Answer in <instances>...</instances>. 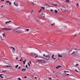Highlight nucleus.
<instances>
[{"mask_svg":"<svg viewBox=\"0 0 80 80\" xmlns=\"http://www.w3.org/2000/svg\"><path fill=\"white\" fill-rule=\"evenodd\" d=\"M32 2V4H33V5H35V3H33Z\"/></svg>","mask_w":80,"mask_h":80,"instance_id":"3c124183","label":"nucleus"},{"mask_svg":"<svg viewBox=\"0 0 80 80\" xmlns=\"http://www.w3.org/2000/svg\"><path fill=\"white\" fill-rule=\"evenodd\" d=\"M77 50V48H76L75 49V50Z\"/></svg>","mask_w":80,"mask_h":80,"instance_id":"69168bd1","label":"nucleus"},{"mask_svg":"<svg viewBox=\"0 0 80 80\" xmlns=\"http://www.w3.org/2000/svg\"><path fill=\"white\" fill-rule=\"evenodd\" d=\"M76 66H78V64H77Z\"/></svg>","mask_w":80,"mask_h":80,"instance_id":"79ce46f5","label":"nucleus"},{"mask_svg":"<svg viewBox=\"0 0 80 80\" xmlns=\"http://www.w3.org/2000/svg\"><path fill=\"white\" fill-rule=\"evenodd\" d=\"M14 3L15 5H16V6H17V7L18 5V3L17 2H15Z\"/></svg>","mask_w":80,"mask_h":80,"instance_id":"9b49d317","label":"nucleus"},{"mask_svg":"<svg viewBox=\"0 0 80 80\" xmlns=\"http://www.w3.org/2000/svg\"><path fill=\"white\" fill-rule=\"evenodd\" d=\"M65 2H68V3H70V1L69 0H66Z\"/></svg>","mask_w":80,"mask_h":80,"instance_id":"6ab92c4d","label":"nucleus"},{"mask_svg":"<svg viewBox=\"0 0 80 80\" xmlns=\"http://www.w3.org/2000/svg\"><path fill=\"white\" fill-rule=\"evenodd\" d=\"M62 10V12H65V11H66V8H65V7H63L61 9Z\"/></svg>","mask_w":80,"mask_h":80,"instance_id":"20e7f679","label":"nucleus"},{"mask_svg":"<svg viewBox=\"0 0 80 80\" xmlns=\"http://www.w3.org/2000/svg\"><path fill=\"white\" fill-rule=\"evenodd\" d=\"M27 32H28V31H29V30H30V29H26Z\"/></svg>","mask_w":80,"mask_h":80,"instance_id":"a878e982","label":"nucleus"},{"mask_svg":"<svg viewBox=\"0 0 80 80\" xmlns=\"http://www.w3.org/2000/svg\"><path fill=\"white\" fill-rule=\"evenodd\" d=\"M35 79L37 78V77H35Z\"/></svg>","mask_w":80,"mask_h":80,"instance_id":"603ef678","label":"nucleus"},{"mask_svg":"<svg viewBox=\"0 0 80 80\" xmlns=\"http://www.w3.org/2000/svg\"><path fill=\"white\" fill-rule=\"evenodd\" d=\"M12 28H6L5 29V30L8 31V30H12Z\"/></svg>","mask_w":80,"mask_h":80,"instance_id":"f8f14e48","label":"nucleus"},{"mask_svg":"<svg viewBox=\"0 0 80 80\" xmlns=\"http://www.w3.org/2000/svg\"><path fill=\"white\" fill-rule=\"evenodd\" d=\"M53 73H55V71H53Z\"/></svg>","mask_w":80,"mask_h":80,"instance_id":"e2e57ef3","label":"nucleus"},{"mask_svg":"<svg viewBox=\"0 0 80 80\" xmlns=\"http://www.w3.org/2000/svg\"><path fill=\"white\" fill-rule=\"evenodd\" d=\"M6 72V71H2V72Z\"/></svg>","mask_w":80,"mask_h":80,"instance_id":"37998d69","label":"nucleus"},{"mask_svg":"<svg viewBox=\"0 0 80 80\" xmlns=\"http://www.w3.org/2000/svg\"><path fill=\"white\" fill-rule=\"evenodd\" d=\"M60 67H62L61 66H58L56 68V69H58L59 68H60Z\"/></svg>","mask_w":80,"mask_h":80,"instance_id":"0eeeda50","label":"nucleus"},{"mask_svg":"<svg viewBox=\"0 0 80 80\" xmlns=\"http://www.w3.org/2000/svg\"><path fill=\"white\" fill-rule=\"evenodd\" d=\"M76 5H77V6H80V5H79V3L78 2L77 4Z\"/></svg>","mask_w":80,"mask_h":80,"instance_id":"b1692460","label":"nucleus"},{"mask_svg":"<svg viewBox=\"0 0 80 80\" xmlns=\"http://www.w3.org/2000/svg\"><path fill=\"white\" fill-rule=\"evenodd\" d=\"M2 74H0V76H2L1 75H2Z\"/></svg>","mask_w":80,"mask_h":80,"instance_id":"4d7b16f0","label":"nucleus"},{"mask_svg":"<svg viewBox=\"0 0 80 80\" xmlns=\"http://www.w3.org/2000/svg\"><path fill=\"white\" fill-rule=\"evenodd\" d=\"M9 22H12V21H7L5 22V24H7V23H9Z\"/></svg>","mask_w":80,"mask_h":80,"instance_id":"4468645a","label":"nucleus"},{"mask_svg":"<svg viewBox=\"0 0 80 80\" xmlns=\"http://www.w3.org/2000/svg\"><path fill=\"white\" fill-rule=\"evenodd\" d=\"M58 56L59 57H61V58H62V57H63V56H62V55L59 54V53H58Z\"/></svg>","mask_w":80,"mask_h":80,"instance_id":"1a4fd4ad","label":"nucleus"},{"mask_svg":"<svg viewBox=\"0 0 80 80\" xmlns=\"http://www.w3.org/2000/svg\"><path fill=\"white\" fill-rule=\"evenodd\" d=\"M18 32V30H17V29H15L14 31V32L15 33H16V32Z\"/></svg>","mask_w":80,"mask_h":80,"instance_id":"2eb2a0df","label":"nucleus"},{"mask_svg":"<svg viewBox=\"0 0 80 80\" xmlns=\"http://www.w3.org/2000/svg\"><path fill=\"white\" fill-rule=\"evenodd\" d=\"M24 78H27V77L26 76L24 77Z\"/></svg>","mask_w":80,"mask_h":80,"instance_id":"5fc2aeb1","label":"nucleus"},{"mask_svg":"<svg viewBox=\"0 0 80 80\" xmlns=\"http://www.w3.org/2000/svg\"><path fill=\"white\" fill-rule=\"evenodd\" d=\"M45 5H47V6H48V7H49L48 4H46Z\"/></svg>","mask_w":80,"mask_h":80,"instance_id":"58836bf2","label":"nucleus"},{"mask_svg":"<svg viewBox=\"0 0 80 80\" xmlns=\"http://www.w3.org/2000/svg\"><path fill=\"white\" fill-rule=\"evenodd\" d=\"M20 27H18V28H17V29H16V30H18V31L19 30H20Z\"/></svg>","mask_w":80,"mask_h":80,"instance_id":"a211bd4d","label":"nucleus"},{"mask_svg":"<svg viewBox=\"0 0 80 80\" xmlns=\"http://www.w3.org/2000/svg\"><path fill=\"white\" fill-rule=\"evenodd\" d=\"M1 7H3V6H2Z\"/></svg>","mask_w":80,"mask_h":80,"instance_id":"bf43d9fd","label":"nucleus"},{"mask_svg":"<svg viewBox=\"0 0 80 80\" xmlns=\"http://www.w3.org/2000/svg\"><path fill=\"white\" fill-rule=\"evenodd\" d=\"M71 55H75V51H73L72 53H71Z\"/></svg>","mask_w":80,"mask_h":80,"instance_id":"9d476101","label":"nucleus"},{"mask_svg":"<svg viewBox=\"0 0 80 80\" xmlns=\"http://www.w3.org/2000/svg\"><path fill=\"white\" fill-rule=\"evenodd\" d=\"M76 35H77V34H75V35H74V36H73V37H75V36H76Z\"/></svg>","mask_w":80,"mask_h":80,"instance_id":"c03bdc74","label":"nucleus"},{"mask_svg":"<svg viewBox=\"0 0 80 80\" xmlns=\"http://www.w3.org/2000/svg\"><path fill=\"white\" fill-rule=\"evenodd\" d=\"M26 71V69H22V72H25Z\"/></svg>","mask_w":80,"mask_h":80,"instance_id":"f3484780","label":"nucleus"},{"mask_svg":"<svg viewBox=\"0 0 80 80\" xmlns=\"http://www.w3.org/2000/svg\"><path fill=\"white\" fill-rule=\"evenodd\" d=\"M41 8H42V9H43V10H45V7H41Z\"/></svg>","mask_w":80,"mask_h":80,"instance_id":"5701e85b","label":"nucleus"},{"mask_svg":"<svg viewBox=\"0 0 80 80\" xmlns=\"http://www.w3.org/2000/svg\"><path fill=\"white\" fill-rule=\"evenodd\" d=\"M54 25H55V23H54L53 24H51V25H52V26Z\"/></svg>","mask_w":80,"mask_h":80,"instance_id":"c756f323","label":"nucleus"},{"mask_svg":"<svg viewBox=\"0 0 80 80\" xmlns=\"http://www.w3.org/2000/svg\"><path fill=\"white\" fill-rule=\"evenodd\" d=\"M28 66L27 65H26V68H28Z\"/></svg>","mask_w":80,"mask_h":80,"instance_id":"473e14b6","label":"nucleus"},{"mask_svg":"<svg viewBox=\"0 0 80 80\" xmlns=\"http://www.w3.org/2000/svg\"><path fill=\"white\" fill-rule=\"evenodd\" d=\"M1 78H3V77H2V76H0Z\"/></svg>","mask_w":80,"mask_h":80,"instance_id":"a19ab883","label":"nucleus"},{"mask_svg":"<svg viewBox=\"0 0 80 80\" xmlns=\"http://www.w3.org/2000/svg\"><path fill=\"white\" fill-rule=\"evenodd\" d=\"M2 35L3 36V37H5V33H3L2 34Z\"/></svg>","mask_w":80,"mask_h":80,"instance_id":"412c9836","label":"nucleus"},{"mask_svg":"<svg viewBox=\"0 0 80 80\" xmlns=\"http://www.w3.org/2000/svg\"><path fill=\"white\" fill-rule=\"evenodd\" d=\"M37 61H38V62H40V63H46V61L43 59L38 60H37Z\"/></svg>","mask_w":80,"mask_h":80,"instance_id":"f03ea898","label":"nucleus"},{"mask_svg":"<svg viewBox=\"0 0 80 80\" xmlns=\"http://www.w3.org/2000/svg\"><path fill=\"white\" fill-rule=\"evenodd\" d=\"M6 67H10V66H6Z\"/></svg>","mask_w":80,"mask_h":80,"instance_id":"7c9ffc66","label":"nucleus"},{"mask_svg":"<svg viewBox=\"0 0 80 80\" xmlns=\"http://www.w3.org/2000/svg\"><path fill=\"white\" fill-rule=\"evenodd\" d=\"M40 16L42 17H45V14L43 12H42L40 15Z\"/></svg>","mask_w":80,"mask_h":80,"instance_id":"423d86ee","label":"nucleus"},{"mask_svg":"<svg viewBox=\"0 0 80 80\" xmlns=\"http://www.w3.org/2000/svg\"><path fill=\"white\" fill-rule=\"evenodd\" d=\"M58 11H60V10L59 9H58Z\"/></svg>","mask_w":80,"mask_h":80,"instance_id":"0e129e2a","label":"nucleus"},{"mask_svg":"<svg viewBox=\"0 0 80 80\" xmlns=\"http://www.w3.org/2000/svg\"><path fill=\"white\" fill-rule=\"evenodd\" d=\"M2 30H3V29L5 30V29H6V28H2Z\"/></svg>","mask_w":80,"mask_h":80,"instance_id":"2f4dec72","label":"nucleus"},{"mask_svg":"<svg viewBox=\"0 0 80 80\" xmlns=\"http://www.w3.org/2000/svg\"><path fill=\"white\" fill-rule=\"evenodd\" d=\"M18 65L15 66V68H18Z\"/></svg>","mask_w":80,"mask_h":80,"instance_id":"aec40b11","label":"nucleus"},{"mask_svg":"<svg viewBox=\"0 0 80 80\" xmlns=\"http://www.w3.org/2000/svg\"><path fill=\"white\" fill-rule=\"evenodd\" d=\"M52 58H53V59H54V60H55L56 59V58H54L53 57Z\"/></svg>","mask_w":80,"mask_h":80,"instance_id":"c9c22d12","label":"nucleus"},{"mask_svg":"<svg viewBox=\"0 0 80 80\" xmlns=\"http://www.w3.org/2000/svg\"><path fill=\"white\" fill-rule=\"evenodd\" d=\"M0 37L1 38V39H2V37Z\"/></svg>","mask_w":80,"mask_h":80,"instance_id":"680f3d73","label":"nucleus"},{"mask_svg":"<svg viewBox=\"0 0 80 80\" xmlns=\"http://www.w3.org/2000/svg\"><path fill=\"white\" fill-rule=\"evenodd\" d=\"M4 0H1V2H4Z\"/></svg>","mask_w":80,"mask_h":80,"instance_id":"a18cd8bd","label":"nucleus"},{"mask_svg":"<svg viewBox=\"0 0 80 80\" xmlns=\"http://www.w3.org/2000/svg\"><path fill=\"white\" fill-rule=\"evenodd\" d=\"M16 59H18V58H16Z\"/></svg>","mask_w":80,"mask_h":80,"instance_id":"09e8293b","label":"nucleus"},{"mask_svg":"<svg viewBox=\"0 0 80 80\" xmlns=\"http://www.w3.org/2000/svg\"><path fill=\"white\" fill-rule=\"evenodd\" d=\"M64 72L67 75H69V74L68 73V71H64Z\"/></svg>","mask_w":80,"mask_h":80,"instance_id":"6e6552de","label":"nucleus"},{"mask_svg":"<svg viewBox=\"0 0 80 80\" xmlns=\"http://www.w3.org/2000/svg\"><path fill=\"white\" fill-rule=\"evenodd\" d=\"M50 55H48L46 56H45V57H46V58H45V59H46V60H48L49 59H50Z\"/></svg>","mask_w":80,"mask_h":80,"instance_id":"39448f33","label":"nucleus"},{"mask_svg":"<svg viewBox=\"0 0 80 80\" xmlns=\"http://www.w3.org/2000/svg\"><path fill=\"white\" fill-rule=\"evenodd\" d=\"M29 62L30 63H31V62L29 61Z\"/></svg>","mask_w":80,"mask_h":80,"instance_id":"13d9d810","label":"nucleus"},{"mask_svg":"<svg viewBox=\"0 0 80 80\" xmlns=\"http://www.w3.org/2000/svg\"><path fill=\"white\" fill-rule=\"evenodd\" d=\"M54 57V55L53 54L52 56V58H53Z\"/></svg>","mask_w":80,"mask_h":80,"instance_id":"ea45409f","label":"nucleus"},{"mask_svg":"<svg viewBox=\"0 0 80 80\" xmlns=\"http://www.w3.org/2000/svg\"><path fill=\"white\" fill-rule=\"evenodd\" d=\"M43 56H45V54H43Z\"/></svg>","mask_w":80,"mask_h":80,"instance_id":"052dcab7","label":"nucleus"},{"mask_svg":"<svg viewBox=\"0 0 80 80\" xmlns=\"http://www.w3.org/2000/svg\"><path fill=\"white\" fill-rule=\"evenodd\" d=\"M35 20L36 21V22H38V23H40V20L39 18H38V17H36L35 18Z\"/></svg>","mask_w":80,"mask_h":80,"instance_id":"7ed1b4c3","label":"nucleus"},{"mask_svg":"<svg viewBox=\"0 0 80 80\" xmlns=\"http://www.w3.org/2000/svg\"><path fill=\"white\" fill-rule=\"evenodd\" d=\"M26 61H27V60H26H26H25V61H24V62H26Z\"/></svg>","mask_w":80,"mask_h":80,"instance_id":"6e6d98bb","label":"nucleus"},{"mask_svg":"<svg viewBox=\"0 0 80 80\" xmlns=\"http://www.w3.org/2000/svg\"><path fill=\"white\" fill-rule=\"evenodd\" d=\"M38 52H39V50L38 49H34L35 52H32L30 53V54L31 55H36L38 53Z\"/></svg>","mask_w":80,"mask_h":80,"instance_id":"f257e3e1","label":"nucleus"},{"mask_svg":"<svg viewBox=\"0 0 80 80\" xmlns=\"http://www.w3.org/2000/svg\"><path fill=\"white\" fill-rule=\"evenodd\" d=\"M51 5H54V6H55L56 7H57V6H58V5H57V4H53V3H52L51 4Z\"/></svg>","mask_w":80,"mask_h":80,"instance_id":"ddd939ff","label":"nucleus"},{"mask_svg":"<svg viewBox=\"0 0 80 80\" xmlns=\"http://www.w3.org/2000/svg\"><path fill=\"white\" fill-rule=\"evenodd\" d=\"M75 72H78V71H77V69H75Z\"/></svg>","mask_w":80,"mask_h":80,"instance_id":"e433bc0d","label":"nucleus"},{"mask_svg":"<svg viewBox=\"0 0 80 80\" xmlns=\"http://www.w3.org/2000/svg\"><path fill=\"white\" fill-rule=\"evenodd\" d=\"M6 3H10V1H6Z\"/></svg>","mask_w":80,"mask_h":80,"instance_id":"bb28decb","label":"nucleus"},{"mask_svg":"<svg viewBox=\"0 0 80 80\" xmlns=\"http://www.w3.org/2000/svg\"><path fill=\"white\" fill-rule=\"evenodd\" d=\"M42 11V9H41L38 12L39 13V12H41V11Z\"/></svg>","mask_w":80,"mask_h":80,"instance_id":"4c0bfd02","label":"nucleus"},{"mask_svg":"<svg viewBox=\"0 0 80 80\" xmlns=\"http://www.w3.org/2000/svg\"><path fill=\"white\" fill-rule=\"evenodd\" d=\"M54 11H55V12H56V13H58V11H57V10H55Z\"/></svg>","mask_w":80,"mask_h":80,"instance_id":"4be33fe9","label":"nucleus"},{"mask_svg":"<svg viewBox=\"0 0 80 80\" xmlns=\"http://www.w3.org/2000/svg\"><path fill=\"white\" fill-rule=\"evenodd\" d=\"M33 10H32L31 12V14H32V13H33Z\"/></svg>","mask_w":80,"mask_h":80,"instance_id":"72a5a7b5","label":"nucleus"},{"mask_svg":"<svg viewBox=\"0 0 80 80\" xmlns=\"http://www.w3.org/2000/svg\"><path fill=\"white\" fill-rule=\"evenodd\" d=\"M20 67H19L18 68V69H20Z\"/></svg>","mask_w":80,"mask_h":80,"instance_id":"49530a36","label":"nucleus"},{"mask_svg":"<svg viewBox=\"0 0 80 80\" xmlns=\"http://www.w3.org/2000/svg\"><path fill=\"white\" fill-rule=\"evenodd\" d=\"M51 12H53V10L51 9Z\"/></svg>","mask_w":80,"mask_h":80,"instance_id":"de8ad7c7","label":"nucleus"},{"mask_svg":"<svg viewBox=\"0 0 80 80\" xmlns=\"http://www.w3.org/2000/svg\"><path fill=\"white\" fill-rule=\"evenodd\" d=\"M9 48H10V49H11V48H12V49H13V51H15V48L13 47H10Z\"/></svg>","mask_w":80,"mask_h":80,"instance_id":"dca6fc26","label":"nucleus"},{"mask_svg":"<svg viewBox=\"0 0 80 80\" xmlns=\"http://www.w3.org/2000/svg\"><path fill=\"white\" fill-rule=\"evenodd\" d=\"M11 3H12L11 2H9V5H11Z\"/></svg>","mask_w":80,"mask_h":80,"instance_id":"8fccbe9b","label":"nucleus"},{"mask_svg":"<svg viewBox=\"0 0 80 80\" xmlns=\"http://www.w3.org/2000/svg\"><path fill=\"white\" fill-rule=\"evenodd\" d=\"M23 67H24V68H25V66H23Z\"/></svg>","mask_w":80,"mask_h":80,"instance_id":"338daca9","label":"nucleus"},{"mask_svg":"<svg viewBox=\"0 0 80 80\" xmlns=\"http://www.w3.org/2000/svg\"><path fill=\"white\" fill-rule=\"evenodd\" d=\"M28 65L29 67H30V63H28Z\"/></svg>","mask_w":80,"mask_h":80,"instance_id":"c85d7f7f","label":"nucleus"},{"mask_svg":"<svg viewBox=\"0 0 80 80\" xmlns=\"http://www.w3.org/2000/svg\"><path fill=\"white\" fill-rule=\"evenodd\" d=\"M38 55H37L36 57H35V58H36L37 57H38Z\"/></svg>","mask_w":80,"mask_h":80,"instance_id":"f704fd0d","label":"nucleus"},{"mask_svg":"<svg viewBox=\"0 0 80 80\" xmlns=\"http://www.w3.org/2000/svg\"><path fill=\"white\" fill-rule=\"evenodd\" d=\"M48 78H49V80H52V78L51 77H49Z\"/></svg>","mask_w":80,"mask_h":80,"instance_id":"cd10ccee","label":"nucleus"},{"mask_svg":"<svg viewBox=\"0 0 80 80\" xmlns=\"http://www.w3.org/2000/svg\"><path fill=\"white\" fill-rule=\"evenodd\" d=\"M56 77H58V75H56Z\"/></svg>","mask_w":80,"mask_h":80,"instance_id":"774afa93","label":"nucleus"},{"mask_svg":"<svg viewBox=\"0 0 80 80\" xmlns=\"http://www.w3.org/2000/svg\"><path fill=\"white\" fill-rule=\"evenodd\" d=\"M19 61H20V62H21V61H22V60L20 59V60H19Z\"/></svg>","mask_w":80,"mask_h":80,"instance_id":"864d4df0","label":"nucleus"},{"mask_svg":"<svg viewBox=\"0 0 80 80\" xmlns=\"http://www.w3.org/2000/svg\"><path fill=\"white\" fill-rule=\"evenodd\" d=\"M22 62L23 63V65H25V61H23Z\"/></svg>","mask_w":80,"mask_h":80,"instance_id":"393cba45","label":"nucleus"}]
</instances>
